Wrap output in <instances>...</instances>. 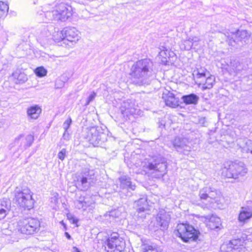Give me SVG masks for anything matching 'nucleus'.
<instances>
[{"mask_svg": "<svg viewBox=\"0 0 252 252\" xmlns=\"http://www.w3.org/2000/svg\"><path fill=\"white\" fill-rule=\"evenodd\" d=\"M155 74L153 63L148 59H144L135 62L131 66L129 74L130 83L137 86L150 84V78Z\"/></svg>", "mask_w": 252, "mask_h": 252, "instance_id": "obj_1", "label": "nucleus"}, {"mask_svg": "<svg viewBox=\"0 0 252 252\" xmlns=\"http://www.w3.org/2000/svg\"><path fill=\"white\" fill-rule=\"evenodd\" d=\"M43 13L40 16H44L43 22L48 23L52 20L65 21L72 16V8L64 3L56 4L54 6L47 4L43 7Z\"/></svg>", "mask_w": 252, "mask_h": 252, "instance_id": "obj_2", "label": "nucleus"}, {"mask_svg": "<svg viewBox=\"0 0 252 252\" xmlns=\"http://www.w3.org/2000/svg\"><path fill=\"white\" fill-rule=\"evenodd\" d=\"M144 167L147 174L153 178L160 179L167 173V163L166 159L161 156H155L149 159Z\"/></svg>", "mask_w": 252, "mask_h": 252, "instance_id": "obj_3", "label": "nucleus"}, {"mask_svg": "<svg viewBox=\"0 0 252 252\" xmlns=\"http://www.w3.org/2000/svg\"><path fill=\"white\" fill-rule=\"evenodd\" d=\"M231 34L226 32L223 33L220 32L219 36L222 40H225L230 46L238 48L247 44L249 42L250 35L246 30L238 31L236 33H231Z\"/></svg>", "mask_w": 252, "mask_h": 252, "instance_id": "obj_4", "label": "nucleus"}, {"mask_svg": "<svg viewBox=\"0 0 252 252\" xmlns=\"http://www.w3.org/2000/svg\"><path fill=\"white\" fill-rule=\"evenodd\" d=\"M14 199L19 206L24 209L31 210L33 208L34 200L28 188L17 187L14 190Z\"/></svg>", "mask_w": 252, "mask_h": 252, "instance_id": "obj_5", "label": "nucleus"}, {"mask_svg": "<svg viewBox=\"0 0 252 252\" xmlns=\"http://www.w3.org/2000/svg\"><path fill=\"white\" fill-rule=\"evenodd\" d=\"M40 228V222L37 218H26L18 221L17 229L22 234L32 235L39 232Z\"/></svg>", "mask_w": 252, "mask_h": 252, "instance_id": "obj_6", "label": "nucleus"}, {"mask_svg": "<svg viewBox=\"0 0 252 252\" xmlns=\"http://www.w3.org/2000/svg\"><path fill=\"white\" fill-rule=\"evenodd\" d=\"M174 233L184 242H189L196 241L199 232L189 223H180L177 225Z\"/></svg>", "mask_w": 252, "mask_h": 252, "instance_id": "obj_7", "label": "nucleus"}, {"mask_svg": "<svg viewBox=\"0 0 252 252\" xmlns=\"http://www.w3.org/2000/svg\"><path fill=\"white\" fill-rule=\"evenodd\" d=\"M85 138L94 147H102L107 140V135L100 127H91L87 129Z\"/></svg>", "mask_w": 252, "mask_h": 252, "instance_id": "obj_8", "label": "nucleus"}, {"mask_svg": "<svg viewBox=\"0 0 252 252\" xmlns=\"http://www.w3.org/2000/svg\"><path fill=\"white\" fill-rule=\"evenodd\" d=\"M79 32L74 27H66L63 31L57 32V34L60 35L59 38L55 37L57 41H63V43L68 46L76 43L80 39Z\"/></svg>", "mask_w": 252, "mask_h": 252, "instance_id": "obj_9", "label": "nucleus"}, {"mask_svg": "<svg viewBox=\"0 0 252 252\" xmlns=\"http://www.w3.org/2000/svg\"><path fill=\"white\" fill-rule=\"evenodd\" d=\"M95 179L94 171L86 167L82 168L78 177L77 186L82 190H87Z\"/></svg>", "mask_w": 252, "mask_h": 252, "instance_id": "obj_10", "label": "nucleus"}, {"mask_svg": "<svg viewBox=\"0 0 252 252\" xmlns=\"http://www.w3.org/2000/svg\"><path fill=\"white\" fill-rule=\"evenodd\" d=\"M245 245L246 241L243 237L233 239L223 243L220 248V252H244Z\"/></svg>", "mask_w": 252, "mask_h": 252, "instance_id": "obj_11", "label": "nucleus"}, {"mask_svg": "<svg viewBox=\"0 0 252 252\" xmlns=\"http://www.w3.org/2000/svg\"><path fill=\"white\" fill-rule=\"evenodd\" d=\"M34 141V137L32 134L28 135L24 137L23 134H20L18 137L15 138L14 144L18 146L21 149H27L30 147Z\"/></svg>", "mask_w": 252, "mask_h": 252, "instance_id": "obj_12", "label": "nucleus"}, {"mask_svg": "<svg viewBox=\"0 0 252 252\" xmlns=\"http://www.w3.org/2000/svg\"><path fill=\"white\" fill-rule=\"evenodd\" d=\"M189 143L187 138L180 137H176L172 142L173 145L176 150L179 152H184L185 154V151H190L191 147L189 145Z\"/></svg>", "mask_w": 252, "mask_h": 252, "instance_id": "obj_13", "label": "nucleus"}, {"mask_svg": "<svg viewBox=\"0 0 252 252\" xmlns=\"http://www.w3.org/2000/svg\"><path fill=\"white\" fill-rule=\"evenodd\" d=\"M120 110L122 115L124 117H128L135 113L136 109L135 104L131 100L127 99L121 103Z\"/></svg>", "mask_w": 252, "mask_h": 252, "instance_id": "obj_14", "label": "nucleus"}, {"mask_svg": "<svg viewBox=\"0 0 252 252\" xmlns=\"http://www.w3.org/2000/svg\"><path fill=\"white\" fill-rule=\"evenodd\" d=\"M170 216L164 210H161L158 213L156 220L158 224L163 228L168 227L170 220Z\"/></svg>", "mask_w": 252, "mask_h": 252, "instance_id": "obj_15", "label": "nucleus"}, {"mask_svg": "<svg viewBox=\"0 0 252 252\" xmlns=\"http://www.w3.org/2000/svg\"><path fill=\"white\" fill-rule=\"evenodd\" d=\"M252 218V207L248 206L241 207L238 217L239 221L245 223Z\"/></svg>", "mask_w": 252, "mask_h": 252, "instance_id": "obj_16", "label": "nucleus"}, {"mask_svg": "<svg viewBox=\"0 0 252 252\" xmlns=\"http://www.w3.org/2000/svg\"><path fill=\"white\" fill-rule=\"evenodd\" d=\"M162 98L164 99L165 104L170 107L176 108L179 105V99L175 96V95L171 93L163 94Z\"/></svg>", "mask_w": 252, "mask_h": 252, "instance_id": "obj_17", "label": "nucleus"}, {"mask_svg": "<svg viewBox=\"0 0 252 252\" xmlns=\"http://www.w3.org/2000/svg\"><path fill=\"white\" fill-rule=\"evenodd\" d=\"M235 170L234 173V179H237L239 176H244L247 172V169L245 167L243 162L233 163L231 164V170Z\"/></svg>", "mask_w": 252, "mask_h": 252, "instance_id": "obj_18", "label": "nucleus"}, {"mask_svg": "<svg viewBox=\"0 0 252 252\" xmlns=\"http://www.w3.org/2000/svg\"><path fill=\"white\" fill-rule=\"evenodd\" d=\"M159 56L161 58V62L164 63H166L171 61L170 59L175 58V54L173 51L167 49L164 47H162V49H160V51L159 52Z\"/></svg>", "mask_w": 252, "mask_h": 252, "instance_id": "obj_19", "label": "nucleus"}, {"mask_svg": "<svg viewBox=\"0 0 252 252\" xmlns=\"http://www.w3.org/2000/svg\"><path fill=\"white\" fill-rule=\"evenodd\" d=\"M121 188L123 189L134 190L136 188L135 184H133L130 178L126 176H123L119 178Z\"/></svg>", "mask_w": 252, "mask_h": 252, "instance_id": "obj_20", "label": "nucleus"}, {"mask_svg": "<svg viewBox=\"0 0 252 252\" xmlns=\"http://www.w3.org/2000/svg\"><path fill=\"white\" fill-rule=\"evenodd\" d=\"M41 112V109L37 105L31 106L27 108L28 116L32 119H36L38 118Z\"/></svg>", "mask_w": 252, "mask_h": 252, "instance_id": "obj_21", "label": "nucleus"}, {"mask_svg": "<svg viewBox=\"0 0 252 252\" xmlns=\"http://www.w3.org/2000/svg\"><path fill=\"white\" fill-rule=\"evenodd\" d=\"M74 204L76 208L78 209L86 210L87 208L89 206L91 203L87 200V198L80 195L75 201Z\"/></svg>", "mask_w": 252, "mask_h": 252, "instance_id": "obj_22", "label": "nucleus"}, {"mask_svg": "<svg viewBox=\"0 0 252 252\" xmlns=\"http://www.w3.org/2000/svg\"><path fill=\"white\" fill-rule=\"evenodd\" d=\"M136 205L137 206V211L138 213V216L142 218H145V215L139 216V214L144 212L145 210H148V205L147 198L146 197H142L140 198L136 202Z\"/></svg>", "mask_w": 252, "mask_h": 252, "instance_id": "obj_23", "label": "nucleus"}, {"mask_svg": "<svg viewBox=\"0 0 252 252\" xmlns=\"http://www.w3.org/2000/svg\"><path fill=\"white\" fill-rule=\"evenodd\" d=\"M119 234L116 232L111 233V251L115 248V250L120 252L122 247L121 246L122 241L120 240Z\"/></svg>", "mask_w": 252, "mask_h": 252, "instance_id": "obj_24", "label": "nucleus"}, {"mask_svg": "<svg viewBox=\"0 0 252 252\" xmlns=\"http://www.w3.org/2000/svg\"><path fill=\"white\" fill-rule=\"evenodd\" d=\"M199 97L194 94H190L182 96V99L186 104H196L199 100Z\"/></svg>", "mask_w": 252, "mask_h": 252, "instance_id": "obj_25", "label": "nucleus"}, {"mask_svg": "<svg viewBox=\"0 0 252 252\" xmlns=\"http://www.w3.org/2000/svg\"><path fill=\"white\" fill-rule=\"evenodd\" d=\"M203 217L206 220H209L210 225L212 227V229L219 227V225L220 224V220L219 217L214 216L211 213L207 216H203Z\"/></svg>", "mask_w": 252, "mask_h": 252, "instance_id": "obj_26", "label": "nucleus"}, {"mask_svg": "<svg viewBox=\"0 0 252 252\" xmlns=\"http://www.w3.org/2000/svg\"><path fill=\"white\" fill-rule=\"evenodd\" d=\"M13 76L16 79V83L23 84L28 80L27 75L23 72L16 71L13 73Z\"/></svg>", "mask_w": 252, "mask_h": 252, "instance_id": "obj_27", "label": "nucleus"}, {"mask_svg": "<svg viewBox=\"0 0 252 252\" xmlns=\"http://www.w3.org/2000/svg\"><path fill=\"white\" fill-rule=\"evenodd\" d=\"M8 9V4L2 1H0V18H5L7 15Z\"/></svg>", "mask_w": 252, "mask_h": 252, "instance_id": "obj_28", "label": "nucleus"}, {"mask_svg": "<svg viewBox=\"0 0 252 252\" xmlns=\"http://www.w3.org/2000/svg\"><path fill=\"white\" fill-rule=\"evenodd\" d=\"M215 82V78L213 76L208 77L206 79V82L203 85L204 89H210L212 88Z\"/></svg>", "mask_w": 252, "mask_h": 252, "instance_id": "obj_29", "label": "nucleus"}, {"mask_svg": "<svg viewBox=\"0 0 252 252\" xmlns=\"http://www.w3.org/2000/svg\"><path fill=\"white\" fill-rule=\"evenodd\" d=\"M0 208H3L5 210L10 211L11 208V202L9 199L4 198L0 200Z\"/></svg>", "mask_w": 252, "mask_h": 252, "instance_id": "obj_30", "label": "nucleus"}, {"mask_svg": "<svg viewBox=\"0 0 252 252\" xmlns=\"http://www.w3.org/2000/svg\"><path fill=\"white\" fill-rule=\"evenodd\" d=\"M192 43H191L189 37H187L186 39L182 41L180 47L182 49L189 50L192 48Z\"/></svg>", "mask_w": 252, "mask_h": 252, "instance_id": "obj_31", "label": "nucleus"}, {"mask_svg": "<svg viewBox=\"0 0 252 252\" xmlns=\"http://www.w3.org/2000/svg\"><path fill=\"white\" fill-rule=\"evenodd\" d=\"M210 187H205L199 191V196L201 200H207L208 199V193H209Z\"/></svg>", "mask_w": 252, "mask_h": 252, "instance_id": "obj_32", "label": "nucleus"}, {"mask_svg": "<svg viewBox=\"0 0 252 252\" xmlns=\"http://www.w3.org/2000/svg\"><path fill=\"white\" fill-rule=\"evenodd\" d=\"M34 73L37 76L43 77L46 75L47 71L43 66H39L35 68Z\"/></svg>", "mask_w": 252, "mask_h": 252, "instance_id": "obj_33", "label": "nucleus"}, {"mask_svg": "<svg viewBox=\"0 0 252 252\" xmlns=\"http://www.w3.org/2000/svg\"><path fill=\"white\" fill-rule=\"evenodd\" d=\"M232 69L236 72H239L243 69V65L237 61L231 63Z\"/></svg>", "mask_w": 252, "mask_h": 252, "instance_id": "obj_34", "label": "nucleus"}, {"mask_svg": "<svg viewBox=\"0 0 252 252\" xmlns=\"http://www.w3.org/2000/svg\"><path fill=\"white\" fill-rule=\"evenodd\" d=\"M222 174L226 178L234 179V174L230 171L229 166L228 168L224 167L222 169Z\"/></svg>", "mask_w": 252, "mask_h": 252, "instance_id": "obj_35", "label": "nucleus"}, {"mask_svg": "<svg viewBox=\"0 0 252 252\" xmlns=\"http://www.w3.org/2000/svg\"><path fill=\"white\" fill-rule=\"evenodd\" d=\"M208 199H210L209 200V201L212 202L213 200H214L218 195V193L216 189L210 187L209 193H208Z\"/></svg>", "mask_w": 252, "mask_h": 252, "instance_id": "obj_36", "label": "nucleus"}, {"mask_svg": "<svg viewBox=\"0 0 252 252\" xmlns=\"http://www.w3.org/2000/svg\"><path fill=\"white\" fill-rule=\"evenodd\" d=\"M72 123V120L70 117L68 118L65 122L63 123V127L65 132L67 131V129L69 128Z\"/></svg>", "mask_w": 252, "mask_h": 252, "instance_id": "obj_37", "label": "nucleus"}, {"mask_svg": "<svg viewBox=\"0 0 252 252\" xmlns=\"http://www.w3.org/2000/svg\"><path fill=\"white\" fill-rule=\"evenodd\" d=\"M144 252H161L158 248L152 246H147L145 248Z\"/></svg>", "mask_w": 252, "mask_h": 252, "instance_id": "obj_38", "label": "nucleus"}, {"mask_svg": "<svg viewBox=\"0 0 252 252\" xmlns=\"http://www.w3.org/2000/svg\"><path fill=\"white\" fill-rule=\"evenodd\" d=\"M96 96V93H94V92H92L88 96L85 105H88L91 102H92Z\"/></svg>", "mask_w": 252, "mask_h": 252, "instance_id": "obj_39", "label": "nucleus"}, {"mask_svg": "<svg viewBox=\"0 0 252 252\" xmlns=\"http://www.w3.org/2000/svg\"><path fill=\"white\" fill-rule=\"evenodd\" d=\"M59 199V194L57 193H54L53 196L50 198V202L51 203L55 205H56L58 203Z\"/></svg>", "mask_w": 252, "mask_h": 252, "instance_id": "obj_40", "label": "nucleus"}, {"mask_svg": "<svg viewBox=\"0 0 252 252\" xmlns=\"http://www.w3.org/2000/svg\"><path fill=\"white\" fill-rule=\"evenodd\" d=\"M66 153V149L64 148H63L60 152H59V153L58 154V158L60 160H63L65 157Z\"/></svg>", "mask_w": 252, "mask_h": 252, "instance_id": "obj_41", "label": "nucleus"}, {"mask_svg": "<svg viewBox=\"0 0 252 252\" xmlns=\"http://www.w3.org/2000/svg\"><path fill=\"white\" fill-rule=\"evenodd\" d=\"M9 212L4 209L0 208V220L4 219Z\"/></svg>", "mask_w": 252, "mask_h": 252, "instance_id": "obj_42", "label": "nucleus"}, {"mask_svg": "<svg viewBox=\"0 0 252 252\" xmlns=\"http://www.w3.org/2000/svg\"><path fill=\"white\" fill-rule=\"evenodd\" d=\"M189 38L193 45L196 46L197 43L200 41V39L197 36H189Z\"/></svg>", "mask_w": 252, "mask_h": 252, "instance_id": "obj_43", "label": "nucleus"}, {"mask_svg": "<svg viewBox=\"0 0 252 252\" xmlns=\"http://www.w3.org/2000/svg\"><path fill=\"white\" fill-rule=\"evenodd\" d=\"M1 233L2 234L7 236H10L12 234V232L11 229H9V228H4L3 227L1 229Z\"/></svg>", "mask_w": 252, "mask_h": 252, "instance_id": "obj_44", "label": "nucleus"}, {"mask_svg": "<svg viewBox=\"0 0 252 252\" xmlns=\"http://www.w3.org/2000/svg\"><path fill=\"white\" fill-rule=\"evenodd\" d=\"M196 77L198 78H201L202 77H205V72H201L200 71H197L196 73Z\"/></svg>", "mask_w": 252, "mask_h": 252, "instance_id": "obj_45", "label": "nucleus"}, {"mask_svg": "<svg viewBox=\"0 0 252 252\" xmlns=\"http://www.w3.org/2000/svg\"><path fill=\"white\" fill-rule=\"evenodd\" d=\"M68 218H69V220L73 224H76L78 221V219L73 216H71L70 218L68 216Z\"/></svg>", "mask_w": 252, "mask_h": 252, "instance_id": "obj_46", "label": "nucleus"}, {"mask_svg": "<svg viewBox=\"0 0 252 252\" xmlns=\"http://www.w3.org/2000/svg\"><path fill=\"white\" fill-rule=\"evenodd\" d=\"M47 33H47L46 30H45V31L44 32V33H41V35H39L38 36V38L40 39L43 40L44 38V35H46Z\"/></svg>", "mask_w": 252, "mask_h": 252, "instance_id": "obj_47", "label": "nucleus"}, {"mask_svg": "<svg viewBox=\"0 0 252 252\" xmlns=\"http://www.w3.org/2000/svg\"><path fill=\"white\" fill-rule=\"evenodd\" d=\"M68 136H69V134L67 132V131L66 132H65V130H64V132L63 136V138L64 139L68 140Z\"/></svg>", "mask_w": 252, "mask_h": 252, "instance_id": "obj_48", "label": "nucleus"}, {"mask_svg": "<svg viewBox=\"0 0 252 252\" xmlns=\"http://www.w3.org/2000/svg\"><path fill=\"white\" fill-rule=\"evenodd\" d=\"M106 242H107V246L108 249H110V238H108Z\"/></svg>", "mask_w": 252, "mask_h": 252, "instance_id": "obj_49", "label": "nucleus"}, {"mask_svg": "<svg viewBox=\"0 0 252 252\" xmlns=\"http://www.w3.org/2000/svg\"><path fill=\"white\" fill-rule=\"evenodd\" d=\"M64 234H65V236H66V237L68 239H69V240L71 239V236L70 235V234L68 232H65Z\"/></svg>", "mask_w": 252, "mask_h": 252, "instance_id": "obj_50", "label": "nucleus"}, {"mask_svg": "<svg viewBox=\"0 0 252 252\" xmlns=\"http://www.w3.org/2000/svg\"><path fill=\"white\" fill-rule=\"evenodd\" d=\"M238 145L239 146L240 148H242V149H243V150H245V147H244V145H242L240 141H238Z\"/></svg>", "mask_w": 252, "mask_h": 252, "instance_id": "obj_51", "label": "nucleus"}, {"mask_svg": "<svg viewBox=\"0 0 252 252\" xmlns=\"http://www.w3.org/2000/svg\"><path fill=\"white\" fill-rule=\"evenodd\" d=\"M73 249L74 250V252H81L76 247H73Z\"/></svg>", "mask_w": 252, "mask_h": 252, "instance_id": "obj_52", "label": "nucleus"}, {"mask_svg": "<svg viewBox=\"0 0 252 252\" xmlns=\"http://www.w3.org/2000/svg\"><path fill=\"white\" fill-rule=\"evenodd\" d=\"M55 37H56V38H59V37H60V35L57 34V32H56V34H54V35H53V39H54V40H55L56 42H57V41L55 40Z\"/></svg>", "mask_w": 252, "mask_h": 252, "instance_id": "obj_53", "label": "nucleus"}, {"mask_svg": "<svg viewBox=\"0 0 252 252\" xmlns=\"http://www.w3.org/2000/svg\"><path fill=\"white\" fill-rule=\"evenodd\" d=\"M197 71H200L201 72H205L206 69L205 68H200V69H197Z\"/></svg>", "mask_w": 252, "mask_h": 252, "instance_id": "obj_54", "label": "nucleus"}, {"mask_svg": "<svg viewBox=\"0 0 252 252\" xmlns=\"http://www.w3.org/2000/svg\"><path fill=\"white\" fill-rule=\"evenodd\" d=\"M229 167H230V171H231L232 173H235V172H236V170H231V164L229 165Z\"/></svg>", "mask_w": 252, "mask_h": 252, "instance_id": "obj_55", "label": "nucleus"}, {"mask_svg": "<svg viewBox=\"0 0 252 252\" xmlns=\"http://www.w3.org/2000/svg\"><path fill=\"white\" fill-rule=\"evenodd\" d=\"M114 212H115V211H112L111 210V216H113V215H114V214H114Z\"/></svg>", "mask_w": 252, "mask_h": 252, "instance_id": "obj_56", "label": "nucleus"}, {"mask_svg": "<svg viewBox=\"0 0 252 252\" xmlns=\"http://www.w3.org/2000/svg\"><path fill=\"white\" fill-rule=\"evenodd\" d=\"M249 149H248V150H247V151H246V152H247V153H248V152H249Z\"/></svg>", "mask_w": 252, "mask_h": 252, "instance_id": "obj_57", "label": "nucleus"}, {"mask_svg": "<svg viewBox=\"0 0 252 252\" xmlns=\"http://www.w3.org/2000/svg\"><path fill=\"white\" fill-rule=\"evenodd\" d=\"M251 153L252 154V150L250 151Z\"/></svg>", "mask_w": 252, "mask_h": 252, "instance_id": "obj_58", "label": "nucleus"}]
</instances>
